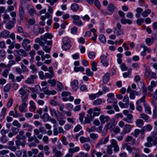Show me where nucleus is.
I'll list each match as a JSON object with an SVG mask.
<instances>
[{
    "instance_id": "0eeeda50",
    "label": "nucleus",
    "mask_w": 157,
    "mask_h": 157,
    "mask_svg": "<svg viewBox=\"0 0 157 157\" xmlns=\"http://www.w3.org/2000/svg\"><path fill=\"white\" fill-rule=\"evenodd\" d=\"M30 43V41L27 39H24L22 43V46L23 48L26 51H29L30 50L31 46L30 45H28Z\"/></svg>"
},
{
    "instance_id": "de8ad7c7",
    "label": "nucleus",
    "mask_w": 157,
    "mask_h": 157,
    "mask_svg": "<svg viewBox=\"0 0 157 157\" xmlns=\"http://www.w3.org/2000/svg\"><path fill=\"white\" fill-rule=\"evenodd\" d=\"M44 45L43 46V47L42 49L43 50L47 53H50V51L51 50V47H49L48 46Z\"/></svg>"
},
{
    "instance_id": "6e6d98bb",
    "label": "nucleus",
    "mask_w": 157,
    "mask_h": 157,
    "mask_svg": "<svg viewBox=\"0 0 157 157\" xmlns=\"http://www.w3.org/2000/svg\"><path fill=\"white\" fill-rule=\"evenodd\" d=\"M24 131L23 130H21L19 132V134L16 136V139L17 140H19L21 138V136H23L24 134Z\"/></svg>"
},
{
    "instance_id": "774afa93",
    "label": "nucleus",
    "mask_w": 157,
    "mask_h": 157,
    "mask_svg": "<svg viewBox=\"0 0 157 157\" xmlns=\"http://www.w3.org/2000/svg\"><path fill=\"white\" fill-rule=\"evenodd\" d=\"M78 155L79 157H89V155L88 153H85L83 152L79 153Z\"/></svg>"
},
{
    "instance_id": "f3484780",
    "label": "nucleus",
    "mask_w": 157,
    "mask_h": 157,
    "mask_svg": "<svg viewBox=\"0 0 157 157\" xmlns=\"http://www.w3.org/2000/svg\"><path fill=\"white\" fill-rule=\"evenodd\" d=\"M78 81L76 80H74L71 82V85L74 90L76 91L78 89Z\"/></svg>"
},
{
    "instance_id": "864d4df0",
    "label": "nucleus",
    "mask_w": 157,
    "mask_h": 157,
    "mask_svg": "<svg viewBox=\"0 0 157 157\" xmlns=\"http://www.w3.org/2000/svg\"><path fill=\"white\" fill-rule=\"evenodd\" d=\"M107 152L110 154H112L113 153L112 146L111 145H109L107 146Z\"/></svg>"
},
{
    "instance_id": "2eb2a0df",
    "label": "nucleus",
    "mask_w": 157,
    "mask_h": 157,
    "mask_svg": "<svg viewBox=\"0 0 157 157\" xmlns=\"http://www.w3.org/2000/svg\"><path fill=\"white\" fill-rule=\"evenodd\" d=\"M132 128V126L131 125L128 124H125L123 129V133L126 134L130 132Z\"/></svg>"
},
{
    "instance_id": "b1692460",
    "label": "nucleus",
    "mask_w": 157,
    "mask_h": 157,
    "mask_svg": "<svg viewBox=\"0 0 157 157\" xmlns=\"http://www.w3.org/2000/svg\"><path fill=\"white\" fill-rule=\"evenodd\" d=\"M80 148L78 147H76L73 148H70L68 149V151L69 153L71 154L78 152Z\"/></svg>"
},
{
    "instance_id": "c9c22d12",
    "label": "nucleus",
    "mask_w": 157,
    "mask_h": 157,
    "mask_svg": "<svg viewBox=\"0 0 157 157\" xmlns=\"http://www.w3.org/2000/svg\"><path fill=\"white\" fill-rule=\"evenodd\" d=\"M22 127L24 128H27L28 130L29 131H31L33 129L32 126L27 123L24 124L22 125Z\"/></svg>"
},
{
    "instance_id": "5701e85b",
    "label": "nucleus",
    "mask_w": 157,
    "mask_h": 157,
    "mask_svg": "<svg viewBox=\"0 0 157 157\" xmlns=\"http://www.w3.org/2000/svg\"><path fill=\"white\" fill-rule=\"evenodd\" d=\"M94 118L89 114L88 113L87 115V117L85 119V121L86 123L89 124L94 119Z\"/></svg>"
},
{
    "instance_id": "6ab92c4d",
    "label": "nucleus",
    "mask_w": 157,
    "mask_h": 157,
    "mask_svg": "<svg viewBox=\"0 0 157 157\" xmlns=\"http://www.w3.org/2000/svg\"><path fill=\"white\" fill-rule=\"evenodd\" d=\"M108 98L107 99V101L109 103H113V101L114 100V94L112 93L108 94L107 95Z\"/></svg>"
},
{
    "instance_id": "ea45409f",
    "label": "nucleus",
    "mask_w": 157,
    "mask_h": 157,
    "mask_svg": "<svg viewBox=\"0 0 157 157\" xmlns=\"http://www.w3.org/2000/svg\"><path fill=\"white\" fill-rule=\"evenodd\" d=\"M71 44H63L62 45V48L63 50H67L69 49L71 47Z\"/></svg>"
},
{
    "instance_id": "9d476101",
    "label": "nucleus",
    "mask_w": 157,
    "mask_h": 157,
    "mask_svg": "<svg viewBox=\"0 0 157 157\" xmlns=\"http://www.w3.org/2000/svg\"><path fill=\"white\" fill-rule=\"evenodd\" d=\"M111 144L112 147L114 148V151L115 152H117L119 151V148L118 146L117 141L114 139H112L111 141Z\"/></svg>"
},
{
    "instance_id": "39448f33",
    "label": "nucleus",
    "mask_w": 157,
    "mask_h": 157,
    "mask_svg": "<svg viewBox=\"0 0 157 157\" xmlns=\"http://www.w3.org/2000/svg\"><path fill=\"white\" fill-rule=\"evenodd\" d=\"M121 25L120 23H118L116 25V27H114L113 29V32L114 34L119 36L123 34V29H121Z\"/></svg>"
},
{
    "instance_id": "7ed1b4c3",
    "label": "nucleus",
    "mask_w": 157,
    "mask_h": 157,
    "mask_svg": "<svg viewBox=\"0 0 157 157\" xmlns=\"http://www.w3.org/2000/svg\"><path fill=\"white\" fill-rule=\"evenodd\" d=\"M117 124L114 118H112L109 123L106 124L105 127L103 131L105 133H106L108 129H110L112 131L113 129L115 127Z\"/></svg>"
},
{
    "instance_id": "f257e3e1",
    "label": "nucleus",
    "mask_w": 157,
    "mask_h": 157,
    "mask_svg": "<svg viewBox=\"0 0 157 157\" xmlns=\"http://www.w3.org/2000/svg\"><path fill=\"white\" fill-rule=\"evenodd\" d=\"M26 87L24 86L21 88L19 90V94L21 95V99L22 103L19 107V111L23 112L27 107V104L26 103L29 95V90H25Z\"/></svg>"
},
{
    "instance_id": "aec40b11",
    "label": "nucleus",
    "mask_w": 157,
    "mask_h": 157,
    "mask_svg": "<svg viewBox=\"0 0 157 157\" xmlns=\"http://www.w3.org/2000/svg\"><path fill=\"white\" fill-rule=\"evenodd\" d=\"M40 117L44 122H46L49 121L50 118L48 113H44L43 115L40 116Z\"/></svg>"
},
{
    "instance_id": "c85d7f7f",
    "label": "nucleus",
    "mask_w": 157,
    "mask_h": 157,
    "mask_svg": "<svg viewBox=\"0 0 157 157\" xmlns=\"http://www.w3.org/2000/svg\"><path fill=\"white\" fill-rule=\"evenodd\" d=\"M136 95H138V92L134 90H132L130 91L129 97L131 99H134Z\"/></svg>"
},
{
    "instance_id": "e433bc0d",
    "label": "nucleus",
    "mask_w": 157,
    "mask_h": 157,
    "mask_svg": "<svg viewBox=\"0 0 157 157\" xmlns=\"http://www.w3.org/2000/svg\"><path fill=\"white\" fill-rule=\"evenodd\" d=\"M6 111V108H3L2 109L0 116V120L1 121L4 118Z\"/></svg>"
},
{
    "instance_id": "393cba45",
    "label": "nucleus",
    "mask_w": 157,
    "mask_h": 157,
    "mask_svg": "<svg viewBox=\"0 0 157 157\" xmlns=\"http://www.w3.org/2000/svg\"><path fill=\"white\" fill-rule=\"evenodd\" d=\"M144 106L145 108V112L146 113L151 114V108L146 103H144Z\"/></svg>"
},
{
    "instance_id": "c756f323",
    "label": "nucleus",
    "mask_w": 157,
    "mask_h": 157,
    "mask_svg": "<svg viewBox=\"0 0 157 157\" xmlns=\"http://www.w3.org/2000/svg\"><path fill=\"white\" fill-rule=\"evenodd\" d=\"M109 74L108 73L105 74L103 78V81L104 83H107L109 80Z\"/></svg>"
},
{
    "instance_id": "a18cd8bd",
    "label": "nucleus",
    "mask_w": 157,
    "mask_h": 157,
    "mask_svg": "<svg viewBox=\"0 0 157 157\" xmlns=\"http://www.w3.org/2000/svg\"><path fill=\"white\" fill-rule=\"evenodd\" d=\"M60 140L63 145L66 146L68 144V143L67 141V139L65 136H63L61 137Z\"/></svg>"
},
{
    "instance_id": "f03ea898",
    "label": "nucleus",
    "mask_w": 157,
    "mask_h": 157,
    "mask_svg": "<svg viewBox=\"0 0 157 157\" xmlns=\"http://www.w3.org/2000/svg\"><path fill=\"white\" fill-rule=\"evenodd\" d=\"M53 37L52 35L49 33H46L41 36L40 38H37L35 40L36 43H39L41 46H43L45 44L47 45L51 46L52 41L51 40H48L47 39H51Z\"/></svg>"
},
{
    "instance_id": "4be33fe9",
    "label": "nucleus",
    "mask_w": 157,
    "mask_h": 157,
    "mask_svg": "<svg viewBox=\"0 0 157 157\" xmlns=\"http://www.w3.org/2000/svg\"><path fill=\"white\" fill-rule=\"evenodd\" d=\"M28 140V141L29 142H32L34 140L35 143H36V144H39L40 143L39 140L35 135H34L33 136H31L29 138Z\"/></svg>"
},
{
    "instance_id": "13d9d810",
    "label": "nucleus",
    "mask_w": 157,
    "mask_h": 157,
    "mask_svg": "<svg viewBox=\"0 0 157 157\" xmlns=\"http://www.w3.org/2000/svg\"><path fill=\"white\" fill-rule=\"evenodd\" d=\"M56 83L57 86L58 87L59 90L60 91L63 90V87L62 84L59 81H57Z\"/></svg>"
},
{
    "instance_id": "423d86ee",
    "label": "nucleus",
    "mask_w": 157,
    "mask_h": 157,
    "mask_svg": "<svg viewBox=\"0 0 157 157\" xmlns=\"http://www.w3.org/2000/svg\"><path fill=\"white\" fill-rule=\"evenodd\" d=\"M71 17L73 18V22L74 24L78 26H81L82 25V23L79 19V17L78 16L74 15Z\"/></svg>"
},
{
    "instance_id": "c03bdc74",
    "label": "nucleus",
    "mask_w": 157,
    "mask_h": 157,
    "mask_svg": "<svg viewBox=\"0 0 157 157\" xmlns=\"http://www.w3.org/2000/svg\"><path fill=\"white\" fill-rule=\"evenodd\" d=\"M71 8L73 11H76L78 10L79 6L76 4H73L71 5Z\"/></svg>"
},
{
    "instance_id": "8fccbe9b",
    "label": "nucleus",
    "mask_w": 157,
    "mask_h": 157,
    "mask_svg": "<svg viewBox=\"0 0 157 157\" xmlns=\"http://www.w3.org/2000/svg\"><path fill=\"white\" fill-rule=\"evenodd\" d=\"M117 100L114 101L113 106L114 107V109L115 111H119V109L117 105Z\"/></svg>"
},
{
    "instance_id": "3c124183",
    "label": "nucleus",
    "mask_w": 157,
    "mask_h": 157,
    "mask_svg": "<svg viewBox=\"0 0 157 157\" xmlns=\"http://www.w3.org/2000/svg\"><path fill=\"white\" fill-rule=\"evenodd\" d=\"M136 124L137 126H139L140 125H143L144 124V122L142 119H138L136 121Z\"/></svg>"
},
{
    "instance_id": "69168bd1",
    "label": "nucleus",
    "mask_w": 157,
    "mask_h": 157,
    "mask_svg": "<svg viewBox=\"0 0 157 157\" xmlns=\"http://www.w3.org/2000/svg\"><path fill=\"white\" fill-rule=\"evenodd\" d=\"M18 128H16L15 127H12L11 128V130L12 132L15 135H16L17 134L19 130V129Z\"/></svg>"
},
{
    "instance_id": "dca6fc26",
    "label": "nucleus",
    "mask_w": 157,
    "mask_h": 157,
    "mask_svg": "<svg viewBox=\"0 0 157 157\" xmlns=\"http://www.w3.org/2000/svg\"><path fill=\"white\" fill-rule=\"evenodd\" d=\"M19 13L21 21L23 20L25 13L24 9L23 6H20L19 7Z\"/></svg>"
},
{
    "instance_id": "0e129e2a",
    "label": "nucleus",
    "mask_w": 157,
    "mask_h": 157,
    "mask_svg": "<svg viewBox=\"0 0 157 157\" xmlns=\"http://www.w3.org/2000/svg\"><path fill=\"white\" fill-rule=\"evenodd\" d=\"M90 138L94 140H96L98 137V135L94 133H91L90 134Z\"/></svg>"
},
{
    "instance_id": "7c9ffc66",
    "label": "nucleus",
    "mask_w": 157,
    "mask_h": 157,
    "mask_svg": "<svg viewBox=\"0 0 157 157\" xmlns=\"http://www.w3.org/2000/svg\"><path fill=\"white\" fill-rule=\"evenodd\" d=\"M9 151L7 150H3L0 151V156L1 157H8L6 154L9 153Z\"/></svg>"
},
{
    "instance_id": "bf43d9fd",
    "label": "nucleus",
    "mask_w": 157,
    "mask_h": 157,
    "mask_svg": "<svg viewBox=\"0 0 157 157\" xmlns=\"http://www.w3.org/2000/svg\"><path fill=\"white\" fill-rule=\"evenodd\" d=\"M12 124L14 126H16L17 128H20L21 127V124L17 120L13 121Z\"/></svg>"
},
{
    "instance_id": "f704fd0d",
    "label": "nucleus",
    "mask_w": 157,
    "mask_h": 157,
    "mask_svg": "<svg viewBox=\"0 0 157 157\" xmlns=\"http://www.w3.org/2000/svg\"><path fill=\"white\" fill-rule=\"evenodd\" d=\"M35 103L32 100H31L29 102V105L30 106V108L33 109V111L34 112L35 111L36 107V106Z\"/></svg>"
},
{
    "instance_id": "4468645a",
    "label": "nucleus",
    "mask_w": 157,
    "mask_h": 157,
    "mask_svg": "<svg viewBox=\"0 0 157 157\" xmlns=\"http://www.w3.org/2000/svg\"><path fill=\"white\" fill-rule=\"evenodd\" d=\"M10 32L6 30H5L0 33V37L3 38H7L9 36Z\"/></svg>"
},
{
    "instance_id": "20e7f679",
    "label": "nucleus",
    "mask_w": 157,
    "mask_h": 157,
    "mask_svg": "<svg viewBox=\"0 0 157 157\" xmlns=\"http://www.w3.org/2000/svg\"><path fill=\"white\" fill-rule=\"evenodd\" d=\"M101 109L100 108L95 107L93 108H90L87 111L88 113L89 114L94 118L95 116H97L100 114Z\"/></svg>"
},
{
    "instance_id": "5fc2aeb1",
    "label": "nucleus",
    "mask_w": 157,
    "mask_h": 157,
    "mask_svg": "<svg viewBox=\"0 0 157 157\" xmlns=\"http://www.w3.org/2000/svg\"><path fill=\"white\" fill-rule=\"evenodd\" d=\"M62 41L63 44H70V41L67 37L65 36L62 39Z\"/></svg>"
},
{
    "instance_id": "f8f14e48",
    "label": "nucleus",
    "mask_w": 157,
    "mask_h": 157,
    "mask_svg": "<svg viewBox=\"0 0 157 157\" xmlns=\"http://www.w3.org/2000/svg\"><path fill=\"white\" fill-rule=\"evenodd\" d=\"M37 76L36 75H31L29 78L25 81V83L29 84H33L34 83V79L37 78Z\"/></svg>"
},
{
    "instance_id": "9b49d317",
    "label": "nucleus",
    "mask_w": 157,
    "mask_h": 157,
    "mask_svg": "<svg viewBox=\"0 0 157 157\" xmlns=\"http://www.w3.org/2000/svg\"><path fill=\"white\" fill-rule=\"evenodd\" d=\"M16 21L12 20L9 21L6 24V28L8 29H11L13 28L16 23Z\"/></svg>"
},
{
    "instance_id": "680f3d73",
    "label": "nucleus",
    "mask_w": 157,
    "mask_h": 157,
    "mask_svg": "<svg viewBox=\"0 0 157 157\" xmlns=\"http://www.w3.org/2000/svg\"><path fill=\"white\" fill-rule=\"evenodd\" d=\"M97 64L96 62L94 61H93L91 64L92 69L93 71H96L97 68Z\"/></svg>"
},
{
    "instance_id": "a878e982",
    "label": "nucleus",
    "mask_w": 157,
    "mask_h": 157,
    "mask_svg": "<svg viewBox=\"0 0 157 157\" xmlns=\"http://www.w3.org/2000/svg\"><path fill=\"white\" fill-rule=\"evenodd\" d=\"M15 52H16L17 54H20L19 53H21V55L22 56H27L26 52L23 49H21L18 50H15Z\"/></svg>"
},
{
    "instance_id": "a211bd4d",
    "label": "nucleus",
    "mask_w": 157,
    "mask_h": 157,
    "mask_svg": "<svg viewBox=\"0 0 157 157\" xmlns=\"http://www.w3.org/2000/svg\"><path fill=\"white\" fill-rule=\"evenodd\" d=\"M152 129V127L150 124H148L147 125L145 126L142 128L140 132L141 133L143 134L145 131H150Z\"/></svg>"
},
{
    "instance_id": "cd10ccee",
    "label": "nucleus",
    "mask_w": 157,
    "mask_h": 157,
    "mask_svg": "<svg viewBox=\"0 0 157 157\" xmlns=\"http://www.w3.org/2000/svg\"><path fill=\"white\" fill-rule=\"evenodd\" d=\"M121 22L123 24H125L126 23L128 24H131L132 21L130 20L122 18L121 19Z\"/></svg>"
},
{
    "instance_id": "2f4dec72",
    "label": "nucleus",
    "mask_w": 157,
    "mask_h": 157,
    "mask_svg": "<svg viewBox=\"0 0 157 157\" xmlns=\"http://www.w3.org/2000/svg\"><path fill=\"white\" fill-rule=\"evenodd\" d=\"M50 111L52 116H55L56 118L59 117L57 111L55 109L51 108L50 109Z\"/></svg>"
},
{
    "instance_id": "a19ab883",
    "label": "nucleus",
    "mask_w": 157,
    "mask_h": 157,
    "mask_svg": "<svg viewBox=\"0 0 157 157\" xmlns=\"http://www.w3.org/2000/svg\"><path fill=\"white\" fill-rule=\"evenodd\" d=\"M10 69L9 68H6L4 70L3 72L2 73V75L4 77H7L9 73V71Z\"/></svg>"
},
{
    "instance_id": "e2e57ef3",
    "label": "nucleus",
    "mask_w": 157,
    "mask_h": 157,
    "mask_svg": "<svg viewBox=\"0 0 157 157\" xmlns=\"http://www.w3.org/2000/svg\"><path fill=\"white\" fill-rule=\"evenodd\" d=\"M108 55L107 54L101 55L100 56L101 62L107 60V57Z\"/></svg>"
},
{
    "instance_id": "72a5a7b5",
    "label": "nucleus",
    "mask_w": 157,
    "mask_h": 157,
    "mask_svg": "<svg viewBox=\"0 0 157 157\" xmlns=\"http://www.w3.org/2000/svg\"><path fill=\"white\" fill-rule=\"evenodd\" d=\"M102 100L101 98H98L95 100H94L93 102V105H100L102 103Z\"/></svg>"
},
{
    "instance_id": "58836bf2",
    "label": "nucleus",
    "mask_w": 157,
    "mask_h": 157,
    "mask_svg": "<svg viewBox=\"0 0 157 157\" xmlns=\"http://www.w3.org/2000/svg\"><path fill=\"white\" fill-rule=\"evenodd\" d=\"M151 11L149 9H147L142 13V15L144 17H147L148 14L151 13Z\"/></svg>"
},
{
    "instance_id": "1a4fd4ad",
    "label": "nucleus",
    "mask_w": 157,
    "mask_h": 157,
    "mask_svg": "<svg viewBox=\"0 0 157 157\" xmlns=\"http://www.w3.org/2000/svg\"><path fill=\"white\" fill-rule=\"evenodd\" d=\"M147 142L145 143L144 146L147 147H151L152 145V142H154L156 141L152 136V135L148 136L147 138Z\"/></svg>"
},
{
    "instance_id": "603ef678",
    "label": "nucleus",
    "mask_w": 157,
    "mask_h": 157,
    "mask_svg": "<svg viewBox=\"0 0 157 157\" xmlns=\"http://www.w3.org/2000/svg\"><path fill=\"white\" fill-rule=\"evenodd\" d=\"M48 82L49 84H51L52 86H55L56 82L55 79L49 80H48Z\"/></svg>"
},
{
    "instance_id": "338daca9",
    "label": "nucleus",
    "mask_w": 157,
    "mask_h": 157,
    "mask_svg": "<svg viewBox=\"0 0 157 157\" xmlns=\"http://www.w3.org/2000/svg\"><path fill=\"white\" fill-rule=\"evenodd\" d=\"M56 157H61L63 155V154L60 151H57L54 153Z\"/></svg>"
},
{
    "instance_id": "37998d69",
    "label": "nucleus",
    "mask_w": 157,
    "mask_h": 157,
    "mask_svg": "<svg viewBox=\"0 0 157 157\" xmlns=\"http://www.w3.org/2000/svg\"><path fill=\"white\" fill-rule=\"evenodd\" d=\"M3 18L4 20L3 22L4 23H5L7 21H10V17L8 14L5 13L3 16Z\"/></svg>"
},
{
    "instance_id": "052dcab7",
    "label": "nucleus",
    "mask_w": 157,
    "mask_h": 157,
    "mask_svg": "<svg viewBox=\"0 0 157 157\" xmlns=\"http://www.w3.org/2000/svg\"><path fill=\"white\" fill-rule=\"evenodd\" d=\"M56 119L59 122V124L60 125H63L65 123V121L63 120L62 118H59L58 117Z\"/></svg>"
},
{
    "instance_id": "ddd939ff",
    "label": "nucleus",
    "mask_w": 157,
    "mask_h": 157,
    "mask_svg": "<svg viewBox=\"0 0 157 157\" xmlns=\"http://www.w3.org/2000/svg\"><path fill=\"white\" fill-rule=\"evenodd\" d=\"M110 119V118L107 116H105L102 115L99 117V120L101 123L104 124L106 122L109 121Z\"/></svg>"
},
{
    "instance_id": "412c9836",
    "label": "nucleus",
    "mask_w": 157,
    "mask_h": 157,
    "mask_svg": "<svg viewBox=\"0 0 157 157\" xmlns=\"http://www.w3.org/2000/svg\"><path fill=\"white\" fill-rule=\"evenodd\" d=\"M34 134L35 136H36L37 138L39 139H41L43 137V135L41 134H40V131L39 129H35L33 130Z\"/></svg>"
},
{
    "instance_id": "bb28decb",
    "label": "nucleus",
    "mask_w": 157,
    "mask_h": 157,
    "mask_svg": "<svg viewBox=\"0 0 157 157\" xmlns=\"http://www.w3.org/2000/svg\"><path fill=\"white\" fill-rule=\"evenodd\" d=\"M113 105H107L106 108V109L108 110L107 111L106 113L109 114H114V110L112 109L113 108Z\"/></svg>"
},
{
    "instance_id": "473e14b6",
    "label": "nucleus",
    "mask_w": 157,
    "mask_h": 157,
    "mask_svg": "<svg viewBox=\"0 0 157 157\" xmlns=\"http://www.w3.org/2000/svg\"><path fill=\"white\" fill-rule=\"evenodd\" d=\"M28 12L31 16H33L36 14V13L34 8H31L28 9Z\"/></svg>"
},
{
    "instance_id": "4c0bfd02",
    "label": "nucleus",
    "mask_w": 157,
    "mask_h": 157,
    "mask_svg": "<svg viewBox=\"0 0 157 157\" xmlns=\"http://www.w3.org/2000/svg\"><path fill=\"white\" fill-rule=\"evenodd\" d=\"M80 140L81 143H84L86 142H89L90 141L89 138H85L84 136H81L80 138Z\"/></svg>"
},
{
    "instance_id": "09e8293b",
    "label": "nucleus",
    "mask_w": 157,
    "mask_h": 157,
    "mask_svg": "<svg viewBox=\"0 0 157 157\" xmlns=\"http://www.w3.org/2000/svg\"><path fill=\"white\" fill-rule=\"evenodd\" d=\"M54 75V72L48 73H45V78H53Z\"/></svg>"
},
{
    "instance_id": "79ce46f5",
    "label": "nucleus",
    "mask_w": 157,
    "mask_h": 157,
    "mask_svg": "<svg viewBox=\"0 0 157 157\" xmlns=\"http://www.w3.org/2000/svg\"><path fill=\"white\" fill-rule=\"evenodd\" d=\"M119 105L120 107L122 108H127L128 106V103H124L122 102H119Z\"/></svg>"
},
{
    "instance_id": "49530a36",
    "label": "nucleus",
    "mask_w": 157,
    "mask_h": 157,
    "mask_svg": "<svg viewBox=\"0 0 157 157\" xmlns=\"http://www.w3.org/2000/svg\"><path fill=\"white\" fill-rule=\"evenodd\" d=\"M99 40L103 43H105L106 42V40L105 37L103 35H100L99 36Z\"/></svg>"
},
{
    "instance_id": "6e6552de",
    "label": "nucleus",
    "mask_w": 157,
    "mask_h": 157,
    "mask_svg": "<svg viewBox=\"0 0 157 157\" xmlns=\"http://www.w3.org/2000/svg\"><path fill=\"white\" fill-rule=\"evenodd\" d=\"M116 8L112 4H109L107 6L106 13L108 15H111L116 10Z\"/></svg>"
},
{
    "instance_id": "4d7b16f0",
    "label": "nucleus",
    "mask_w": 157,
    "mask_h": 157,
    "mask_svg": "<svg viewBox=\"0 0 157 157\" xmlns=\"http://www.w3.org/2000/svg\"><path fill=\"white\" fill-rule=\"evenodd\" d=\"M86 74L90 76H92L93 75V72L91 71L90 70L89 68H86Z\"/></svg>"
}]
</instances>
